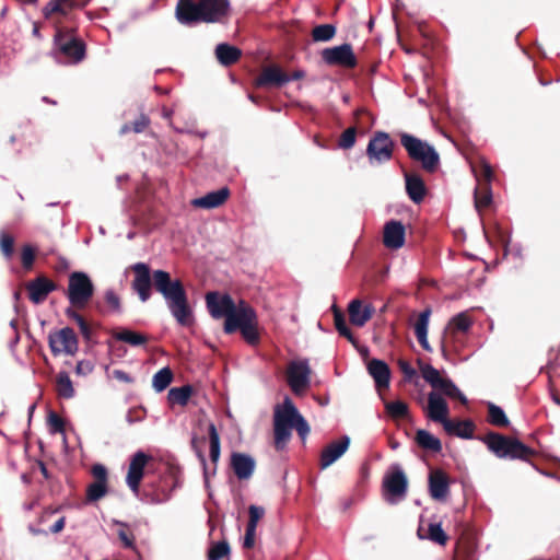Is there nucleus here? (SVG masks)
I'll list each match as a JSON object with an SVG mask.
<instances>
[{
    "instance_id": "f257e3e1",
    "label": "nucleus",
    "mask_w": 560,
    "mask_h": 560,
    "mask_svg": "<svg viewBox=\"0 0 560 560\" xmlns=\"http://www.w3.org/2000/svg\"><path fill=\"white\" fill-rule=\"evenodd\" d=\"M133 272L131 289L138 294L141 302H147L152 294V287L161 293L166 304L182 326H189L192 322L191 308L188 304L187 293L179 279H172L165 270H154L151 273L149 265L137 262L129 267Z\"/></svg>"
},
{
    "instance_id": "f03ea898",
    "label": "nucleus",
    "mask_w": 560,
    "mask_h": 560,
    "mask_svg": "<svg viewBox=\"0 0 560 560\" xmlns=\"http://www.w3.org/2000/svg\"><path fill=\"white\" fill-rule=\"evenodd\" d=\"M90 0H49L42 9L43 16L55 30L54 44L57 56L67 63L77 65L85 58V43L74 35V28L63 27V21Z\"/></svg>"
},
{
    "instance_id": "7ed1b4c3",
    "label": "nucleus",
    "mask_w": 560,
    "mask_h": 560,
    "mask_svg": "<svg viewBox=\"0 0 560 560\" xmlns=\"http://www.w3.org/2000/svg\"><path fill=\"white\" fill-rule=\"evenodd\" d=\"M293 429L296 430L302 441L310 434L311 428L300 413L292 399L284 397L281 404L273 408V446L278 452L287 448L292 438Z\"/></svg>"
},
{
    "instance_id": "20e7f679",
    "label": "nucleus",
    "mask_w": 560,
    "mask_h": 560,
    "mask_svg": "<svg viewBox=\"0 0 560 560\" xmlns=\"http://www.w3.org/2000/svg\"><path fill=\"white\" fill-rule=\"evenodd\" d=\"M487 447L500 458L528 459L534 451L516 439H509L499 433H489L485 438Z\"/></svg>"
},
{
    "instance_id": "39448f33",
    "label": "nucleus",
    "mask_w": 560,
    "mask_h": 560,
    "mask_svg": "<svg viewBox=\"0 0 560 560\" xmlns=\"http://www.w3.org/2000/svg\"><path fill=\"white\" fill-rule=\"evenodd\" d=\"M400 142L409 158L420 162L425 171L433 172L438 167L440 156L431 144L406 132L400 135Z\"/></svg>"
},
{
    "instance_id": "423d86ee",
    "label": "nucleus",
    "mask_w": 560,
    "mask_h": 560,
    "mask_svg": "<svg viewBox=\"0 0 560 560\" xmlns=\"http://www.w3.org/2000/svg\"><path fill=\"white\" fill-rule=\"evenodd\" d=\"M94 284L88 273L73 271L69 275L66 295L71 306L82 310L94 295Z\"/></svg>"
},
{
    "instance_id": "0eeeda50",
    "label": "nucleus",
    "mask_w": 560,
    "mask_h": 560,
    "mask_svg": "<svg viewBox=\"0 0 560 560\" xmlns=\"http://www.w3.org/2000/svg\"><path fill=\"white\" fill-rule=\"evenodd\" d=\"M472 326V319L467 312H462L448 322L443 339V349L451 347L454 351H459L464 347V336Z\"/></svg>"
},
{
    "instance_id": "6e6552de",
    "label": "nucleus",
    "mask_w": 560,
    "mask_h": 560,
    "mask_svg": "<svg viewBox=\"0 0 560 560\" xmlns=\"http://www.w3.org/2000/svg\"><path fill=\"white\" fill-rule=\"evenodd\" d=\"M48 346L54 357L74 355L79 350V338L71 327H63L49 332Z\"/></svg>"
},
{
    "instance_id": "1a4fd4ad",
    "label": "nucleus",
    "mask_w": 560,
    "mask_h": 560,
    "mask_svg": "<svg viewBox=\"0 0 560 560\" xmlns=\"http://www.w3.org/2000/svg\"><path fill=\"white\" fill-rule=\"evenodd\" d=\"M420 371L422 377L433 388L440 390L447 397L457 398L462 404L467 402L466 396L458 389V387L450 378L443 377L440 374L439 370H436L430 364H423L420 366Z\"/></svg>"
},
{
    "instance_id": "9d476101",
    "label": "nucleus",
    "mask_w": 560,
    "mask_h": 560,
    "mask_svg": "<svg viewBox=\"0 0 560 560\" xmlns=\"http://www.w3.org/2000/svg\"><path fill=\"white\" fill-rule=\"evenodd\" d=\"M407 486L404 470L398 465L393 466L392 471L386 474L383 480L385 500L390 504L402 500L407 493Z\"/></svg>"
},
{
    "instance_id": "9b49d317",
    "label": "nucleus",
    "mask_w": 560,
    "mask_h": 560,
    "mask_svg": "<svg viewBox=\"0 0 560 560\" xmlns=\"http://www.w3.org/2000/svg\"><path fill=\"white\" fill-rule=\"evenodd\" d=\"M288 385L295 395L306 392L311 384V368L307 360L292 361L287 370Z\"/></svg>"
},
{
    "instance_id": "f8f14e48",
    "label": "nucleus",
    "mask_w": 560,
    "mask_h": 560,
    "mask_svg": "<svg viewBox=\"0 0 560 560\" xmlns=\"http://www.w3.org/2000/svg\"><path fill=\"white\" fill-rule=\"evenodd\" d=\"M91 474L94 480L86 488V501L96 502L108 492V472L104 465L95 464Z\"/></svg>"
},
{
    "instance_id": "ddd939ff",
    "label": "nucleus",
    "mask_w": 560,
    "mask_h": 560,
    "mask_svg": "<svg viewBox=\"0 0 560 560\" xmlns=\"http://www.w3.org/2000/svg\"><path fill=\"white\" fill-rule=\"evenodd\" d=\"M394 143L386 132H376L370 140L366 153L371 161L378 163L390 160Z\"/></svg>"
},
{
    "instance_id": "4468645a",
    "label": "nucleus",
    "mask_w": 560,
    "mask_h": 560,
    "mask_svg": "<svg viewBox=\"0 0 560 560\" xmlns=\"http://www.w3.org/2000/svg\"><path fill=\"white\" fill-rule=\"evenodd\" d=\"M150 459L151 456L141 451L135 453L130 459L126 476V483L135 494L139 493L140 483L144 476V468Z\"/></svg>"
},
{
    "instance_id": "2eb2a0df",
    "label": "nucleus",
    "mask_w": 560,
    "mask_h": 560,
    "mask_svg": "<svg viewBox=\"0 0 560 560\" xmlns=\"http://www.w3.org/2000/svg\"><path fill=\"white\" fill-rule=\"evenodd\" d=\"M206 304L210 315L215 319L225 317L237 307L229 294H220L214 291L207 293Z\"/></svg>"
},
{
    "instance_id": "dca6fc26",
    "label": "nucleus",
    "mask_w": 560,
    "mask_h": 560,
    "mask_svg": "<svg viewBox=\"0 0 560 560\" xmlns=\"http://www.w3.org/2000/svg\"><path fill=\"white\" fill-rule=\"evenodd\" d=\"M323 59L328 65H336L347 68H352L357 65L355 56L351 45L349 44L324 49Z\"/></svg>"
},
{
    "instance_id": "f3484780",
    "label": "nucleus",
    "mask_w": 560,
    "mask_h": 560,
    "mask_svg": "<svg viewBox=\"0 0 560 560\" xmlns=\"http://www.w3.org/2000/svg\"><path fill=\"white\" fill-rule=\"evenodd\" d=\"M175 15L184 25H192L202 22V13L199 0H178Z\"/></svg>"
},
{
    "instance_id": "a211bd4d",
    "label": "nucleus",
    "mask_w": 560,
    "mask_h": 560,
    "mask_svg": "<svg viewBox=\"0 0 560 560\" xmlns=\"http://www.w3.org/2000/svg\"><path fill=\"white\" fill-rule=\"evenodd\" d=\"M56 289L57 284L45 276H39L26 283L28 298L34 304L43 303L48 294Z\"/></svg>"
},
{
    "instance_id": "6ab92c4d",
    "label": "nucleus",
    "mask_w": 560,
    "mask_h": 560,
    "mask_svg": "<svg viewBox=\"0 0 560 560\" xmlns=\"http://www.w3.org/2000/svg\"><path fill=\"white\" fill-rule=\"evenodd\" d=\"M203 23H218L228 15V0H199Z\"/></svg>"
},
{
    "instance_id": "aec40b11",
    "label": "nucleus",
    "mask_w": 560,
    "mask_h": 560,
    "mask_svg": "<svg viewBox=\"0 0 560 560\" xmlns=\"http://www.w3.org/2000/svg\"><path fill=\"white\" fill-rule=\"evenodd\" d=\"M448 413L450 410L445 399L436 392H431L428 396V418L444 425L448 420Z\"/></svg>"
},
{
    "instance_id": "412c9836",
    "label": "nucleus",
    "mask_w": 560,
    "mask_h": 560,
    "mask_svg": "<svg viewBox=\"0 0 560 560\" xmlns=\"http://www.w3.org/2000/svg\"><path fill=\"white\" fill-rule=\"evenodd\" d=\"M349 444L350 439L348 436H342L340 440L328 444L320 454V468L326 469L339 459L348 450Z\"/></svg>"
},
{
    "instance_id": "4be33fe9",
    "label": "nucleus",
    "mask_w": 560,
    "mask_h": 560,
    "mask_svg": "<svg viewBox=\"0 0 560 560\" xmlns=\"http://www.w3.org/2000/svg\"><path fill=\"white\" fill-rule=\"evenodd\" d=\"M384 245L390 249H398L405 244V226L401 222L392 220L384 226Z\"/></svg>"
},
{
    "instance_id": "5701e85b",
    "label": "nucleus",
    "mask_w": 560,
    "mask_h": 560,
    "mask_svg": "<svg viewBox=\"0 0 560 560\" xmlns=\"http://www.w3.org/2000/svg\"><path fill=\"white\" fill-rule=\"evenodd\" d=\"M429 491L438 501H444L450 492V482L446 474L440 469L432 470L429 475Z\"/></svg>"
},
{
    "instance_id": "b1692460",
    "label": "nucleus",
    "mask_w": 560,
    "mask_h": 560,
    "mask_svg": "<svg viewBox=\"0 0 560 560\" xmlns=\"http://www.w3.org/2000/svg\"><path fill=\"white\" fill-rule=\"evenodd\" d=\"M230 196V189L222 187L218 190L210 191L202 197L191 200V206L199 209H214L222 206Z\"/></svg>"
},
{
    "instance_id": "393cba45",
    "label": "nucleus",
    "mask_w": 560,
    "mask_h": 560,
    "mask_svg": "<svg viewBox=\"0 0 560 560\" xmlns=\"http://www.w3.org/2000/svg\"><path fill=\"white\" fill-rule=\"evenodd\" d=\"M375 308L360 300H352L348 305V313L351 324L358 327L364 326L373 316Z\"/></svg>"
},
{
    "instance_id": "a878e982",
    "label": "nucleus",
    "mask_w": 560,
    "mask_h": 560,
    "mask_svg": "<svg viewBox=\"0 0 560 560\" xmlns=\"http://www.w3.org/2000/svg\"><path fill=\"white\" fill-rule=\"evenodd\" d=\"M290 82V77L279 67L271 66L265 68L255 81L256 86H282Z\"/></svg>"
},
{
    "instance_id": "bb28decb",
    "label": "nucleus",
    "mask_w": 560,
    "mask_h": 560,
    "mask_svg": "<svg viewBox=\"0 0 560 560\" xmlns=\"http://www.w3.org/2000/svg\"><path fill=\"white\" fill-rule=\"evenodd\" d=\"M224 320V331L226 334H232L237 330L241 331L242 336L245 338V301L240 300L238 306L235 311H232L223 317Z\"/></svg>"
},
{
    "instance_id": "cd10ccee",
    "label": "nucleus",
    "mask_w": 560,
    "mask_h": 560,
    "mask_svg": "<svg viewBox=\"0 0 560 560\" xmlns=\"http://www.w3.org/2000/svg\"><path fill=\"white\" fill-rule=\"evenodd\" d=\"M368 371L377 388H387L389 386L390 370L384 361L372 359L368 363Z\"/></svg>"
},
{
    "instance_id": "c85d7f7f",
    "label": "nucleus",
    "mask_w": 560,
    "mask_h": 560,
    "mask_svg": "<svg viewBox=\"0 0 560 560\" xmlns=\"http://www.w3.org/2000/svg\"><path fill=\"white\" fill-rule=\"evenodd\" d=\"M198 429L201 432H207L210 443V459L212 463H217L220 457V436L215 424L206 420H199Z\"/></svg>"
},
{
    "instance_id": "c756f323",
    "label": "nucleus",
    "mask_w": 560,
    "mask_h": 560,
    "mask_svg": "<svg viewBox=\"0 0 560 560\" xmlns=\"http://www.w3.org/2000/svg\"><path fill=\"white\" fill-rule=\"evenodd\" d=\"M406 191L408 197L415 202L420 203L425 196L427 188L420 176L405 173Z\"/></svg>"
},
{
    "instance_id": "7c9ffc66",
    "label": "nucleus",
    "mask_w": 560,
    "mask_h": 560,
    "mask_svg": "<svg viewBox=\"0 0 560 560\" xmlns=\"http://www.w3.org/2000/svg\"><path fill=\"white\" fill-rule=\"evenodd\" d=\"M215 57L225 67L236 63L242 57V50L237 47L222 43L215 47Z\"/></svg>"
},
{
    "instance_id": "2f4dec72",
    "label": "nucleus",
    "mask_w": 560,
    "mask_h": 560,
    "mask_svg": "<svg viewBox=\"0 0 560 560\" xmlns=\"http://www.w3.org/2000/svg\"><path fill=\"white\" fill-rule=\"evenodd\" d=\"M443 428L448 434L463 439H470L475 430L474 423L469 420L455 421L448 419Z\"/></svg>"
},
{
    "instance_id": "473e14b6",
    "label": "nucleus",
    "mask_w": 560,
    "mask_h": 560,
    "mask_svg": "<svg viewBox=\"0 0 560 560\" xmlns=\"http://www.w3.org/2000/svg\"><path fill=\"white\" fill-rule=\"evenodd\" d=\"M265 509L258 505H250L248 508L247 521V549L255 545V535L257 523L264 517Z\"/></svg>"
},
{
    "instance_id": "72a5a7b5",
    "label": "nucleus",
    "mask_w": 560,
    "mask_h": 560,
    "mask_svg": "<svg viewBox=\"0 0 560 560\" xmlns=\"http://www.w3.org/2000/svg\"><path fill=\"white\" fill-rule=\"evenodd\" d=\"M430 315H431V311L429 308L424 310L423 312L420 313V315L415 324L416 337H417L419 343L421 345V347L427 351L431 350L429 341H428V327H429Z\"/></svg>"
},
{
    "instance_id": "f704fd0d",
    "label": "nucleus",
    "mask_w": 560,
    "mask_h": 560,
    "mask_svg": "<svg viewBox=\"0 0 560 560\" xmlns=\"http://www.w3.org/2000/svg\"><path fill=\"white\" fill-rule=\"evenodd\" d=\"M113 337L133 347L143 346L149 341L147 335L127 328L115 330Z\"/></svg>"
},
{
    "instance_id": "c9c22d12",
    "label": "nucleus",
    "mask_w": 560,
    "mask_h": 560,
    "mask_svg": "<svg viewBox=\"0 0 560 560\" xmlns=\"http://www.w3.org/2000/svg\"><path fill=\"white\" fill-rule=\"evenodd\" d=\"M416 442L421 448L427 451L439 453L442 450L441 441L436 436H434L433 434L423 429L417 431Z\"/></svg>"
},
{
    "instance_id": "e433bc0d",
    "label": "nucleus",
    "mask_w": 560,
    "mask_h": 560,
    "mask_svg": "<svg viewBox=\"0 0 560 560\" xmlns=\"http://www.w3.org/2000/svg\"><path fill=\"white\" fill-rule=\"evenodd\" d=\"M114 524L118 527L117 536L122 547L136 551V537L133 530L130 528V525L120 521H115Z\"/></svg>"
},
{
    "instance_id": "4c0bfd02",
    "label": "nucleus",
    "mask_w": 560,
    "mask_h": 560,
    "mask_svg": "<svg viewBox=\"0 0 560 560\" xmlns=\"http://www.w3.org/2000/svg\"><path fill=\"white\" fill-rule=\"evenodd\" d=\"M56 392L57 395L65 399H70L74 396V388L67 372H59L56 376Z\"/></svg>"
},
{
    "instance_id": "58836bf2",
    "label": "nucleus",
    "mask_w": 560,
    "mask_h": 560,
    "mask_svg": "<svg viewBox=\"0 0 560 560\" xmlns=\"http://www.w3.org/2000/svg\"><path fill=\"white\" fill-rule=\"evenodd\" d=\"M191 394L192 387L190 385L173 387L168 390L167 399L172 405L186 406Z\"/></svg>"
},
{
    "instance_id": "ea45409f",
    "label": "nucleus",
    "mask_w": 560,
    "mask_h": 560,
    "mask_svg": "<svg viewBox=\"0 0 560 560\" xmlns=\"http://www.w3.org/2000/svg\"><path fill=\"white\" fill-rule=\"evenodd\" d=\"M247 326H246V340L247 345H257L260 338V331L257 326L256 314L253 308L247 306Z\"/></svg>"
},
{
    "instance_id": "a19ab883",
    "label": "nucleus",
    "mask_w": 560,
    "mask_h": 560,
    "mask_svg": "<svg viewBox=\"0 0 560 560\" xmlns=\"http://www.w3.org/2000/svg\"><path fill=\"white\" fill-rule=\"evenodd\" d=\"M488 420L497 427H508L510 424L504 410L493 402H488Z\"/></svg>"
},
{
    "instance_id": "79ce46f5",
    "label": "nucleus",
    "mask_w": 560,
    "mask_h": 560,
    "mask_svg": "<svg viewBox=\"0 0 560 560\" xmlns=\"http://www.w3.org/2000/svg\"><path fill=\"white\" fill-rule=\"evenodd\" d=\"M150 125V119L147 115L140 114V116L132 122H127L121 126L119 133L126 135L130 131L135 133L143 132Z\"/></svg>"
},
{
    "instance_id": "37998d69",
    "label": "nucleus",
    "mask_w": 560,
    "mask_h": 560,
    "mask_svg": "<svg viewBox=\"0 0 560 560\" xmlns=\"http://www.w3.org/2000/svg\"><path fill=\"white\" fill-rule=\"evenodd\" d=\"M385 410L393 419H402L408 416V405L401 400L385 402Z\"/></svg>"
},
{
    "instance_id": "c03bdc74",
    "label": "nucleus",
    "mask_w": 560,
    "mask_h": 560,
    "mask_svg": "<svg viewBox=\"0 0 560 560\" xmlns=\"http://www.w3.org/2000/svg\"><path fill=\"white\" fill-rule=\"evenodd\" d=\"M172 381V371L168 368H164L154 374L152 384L156 392H163Z\"/></svg>"
},
{
    "instance_id": "a18cd8bd",
    "label": "nucleus",
    "mask_w": 560,
    "mask_h": 560,
    "mask_svg": "<svg viewBox=\"0 0 560 560\" xmlns=\"http://www.w3.org/2000/svg\"><path fill=\"white\" fill-rule=\"evenodd\" d=\"M336 34V27L332 24H320L313 28L312 37L314 42H328Z\"/></svg>"
},
{
    "instance_id": "49530a36",
    "label": "nucleus",
    "mask_w": 560,
    "mask_h": 560,
    "mask_svg": "<svg viewBox=\"0 0 560 560\" xmlns=\"http://www.w3.org/2000/svg\"><path fill=\"white\" fill-rule=\"evenodd\" d=\"M0 252L8 260L14 255V237L5 231L0 232Z\"/></svg>"
},
{
    "instance_id": "de8ad7c7",
    "label": "nucleus",
    "mask_w": 560,
    "mask_h": 560,
    "mask_svg": "<svg viewBox=\"0 0 560 560\" xmlns=\"http://www.w3.org/2000/svg\"><path fill=\"white\" fill-rule=\"evenodd\" d=\"M427 538L442 546L447 541V535L439 523H431L429 525Z\"/></svg>"
},
{
    "instance_id": "09e8293b",
    "label": "nucleus",
    "mask_w": 560,
    "mask_h": 560,
    "mask_svg": "<svg viewBox=\"0 0 560 560\" xmlns=\"http://www.w3.org/2000/svg\"><path fill=\"white\" fill-rule=\"evenodd\" d=\"M229 544L224 540L212 544L208 550V560H221L229 555Z\"/></svg>"
},
{
    "instance_id": "8fccbe9b",
    "label": "nucleus",
    "mask_w": 560,
    "mask_h": 560,
    "mask_svg": "<svg viewBox=\"0 0 560 560\" xmlns=\"http://www.w3.org/2000/svg\"><path fill=\"white\" fill-rule=\"evenodd\" d=\"M232 468L240 479H245V454L234 453L231 459Z\"/></svg>"
},
{
    "instance_id": "3c124183",
    "label": "nucleus",
    "mask_w": 560,
    "mask_h": 560,
    "mask_svg": "<svg viewBox=\"0 0 560 560\" xmlns=\"http://www.w3.org/2000/svg\"><path fill=\"white\" fill-rule=\"evenodd\" d=\"M191 448L195 451L198 459L202 465H206V457H205V444H206V435L198 436L197 434H194L191 438Z\"/></svg>"
},
{
    "instance_id": "603ef678",
    "label": "nucleus",
    "mask_w": 560,
    "mask_h": 560,
    "mask_svg": "<svg viewBox=\"0 0 560 560\" xmlns=\"http://www.w3.org/2000/svg\"><path fill=\"white\" fill-rule=\"evenodd\" d=\"M355 135H357V130L354 127H350V128L346 129L339 138L338 145L341 149H346V150L351 149L355 143Z\"/></svg>"
},
{
    "instance_id": "864d4df0",
    "label": "nucleus",
    "mask_w": 560,
    "mask_h": 560,
    "mask_svg": "<svg viewBox=\"0 0 560 560\" xmlns=\"http://www.w3.org/2000/svg\"><path fill=\"white\" fill-rule=\"evenodd\" d=\"M48 425H49L51 433H63L65 432V427H66L65 421L55 411H50L48 415Z\"/></svg>"
},
{
    "instance_id": "5fc2aeb1",
    "label": "nucleus",
    "mask_w": 560,
    "mask_h": 560,
    "mask_svg": "<svg viewBox=\"0 0 560 560\" xmlns=\"http://www.w3.org/2000/svg\"><path fill=\"white\" fill-rule=\"evenodd\" d=\"M104 300H105L106 304L108 305V307L110 308V311H113L115 313L121 312L120 298L115 293L114 290H112V289L106 290L104 293Z\"/></svg>"
},
{
    "instance_id": "6e6d98bb",
    "label": "nucleus",
    "mask_w": 560,
    "mask_h": 560,
    "mask_svg": "<svg viewBox=\"0 0 560 560\" xmlns=\"http://www.w3.org/2000/svg\"><path fill=\"white\" fill-rule=\"evenodd\" d=\"M335 326L341 336L346 337L350 341L353 340V336L350 329L348 328L343 316L340 313L335 314Z\"/></svg>"
},
{
    "instance_id": "4d7b16f0",
    "label": "nucleus",
    "mask_w": 560,
    "mask_h": 560,
    "mask_svg": "<svg viewBox=\"0 0 560 560\" xmlns=\"http://www.w3.org/2000/svg\"><path fill=\"white\" fill-rule=\"evenodd\" d=\"M22 265L25 269H30L35 260V250L31 245H24L21 253Z\"/></svg>"
},
{
    "instance_id": "13d9d810",
    "label": "nucleus",
    "mask_w": 560,
    "mask_h": 560,
    "mask_svg": "<svg viewBox=\"0 0 560 560\" xmlns=\"http://www.w3.org/2000/svg\"><path fill=\"white\" fill-rule=\"evenodd\" d=\"M490 201L491 195L489 191H485L482 195H480L477 189L475 190V206L478 210L489 206Z\"/></svg>"
},
{
    "instance_id": "bf43d9fd",
    "label": "nucleus",
    "mask_w": 560,
    "mask_h": 560,
    "mask_svg": "<svg viewBox=\"0 0 560 560\" xmlns=\"http://www.w3.org/2000/svg\"><path fill=\"white\" fill-rule=\"evenodd\" d=\"M78 308L73 307V306H70L68 307L66 311H65V314L66 316L78 324V326H81L82 324H84L86 320L85 318L77 311Z\"/></svg>"
},
{
    "instance_id": "052dcab7",
    "label": "nucleus",
    "mask_w": 560,
    "mask_h": 560,
    "mask_svg": "<svg viewBox=\"0 0 560 560\" xmlns=\"http://www.w3.org/2000/svg\"><path fill=\"white\" fill-rule=\"evenodd\" d=\"M93 364L90 361H79L75 366V373L78 375H88L93 371Z\"/></svg>"
},
{
    "instance_id": "680f3d73",
    "label": "nucleus",
    "mask_w": 560,
    "mask_h": 560,
    "mask_svg": "<svg viewBox=\"0 0 560 560\" xmlns=\"http://www.w3.org/2000/svg\"><path fill=\"white\" fill-rule=\"evenodd\" d=\"M399 369L407 378H411L416 374L415 369L407 361L400 360Z\"/></svg>"
},
{
    "instance_id": "e2e57ef3",
    "label": "nucleus",
    "mask_w": 560,
    "mask_h": 560,
    "mask_svg": "<svg viewBox=\"0 0 560 560\" xmlns=\"http://www.w3.org/2000/svg\"><path fill=\"white\" fill-rule=\"evenodd\" d=\"M114 378L124 382V383H132L133 378L122 370H114L113 371Z\"/></svg>"
},
{
    "instance_id": "0e129e2a",
    "label": "nucleus",
    "mask_w": 560,
    "mask_h": 560,
    "mask_svg": "<svg viewBox=\"0 0 560 560\" xmlns=\"http://www.w3.org/2000/svg\"><path fill=\"white\" fill-rule=\"evenodd\" d=\"M79 329H80V332L83 336L84 340L86 342L91 341L92 335H93V329L91 328L90 324L88 322H85L84 324L79 326Z\"/></svg>"
},
{
    "instance_id": "69168bd1",
    "label": "nucleus",
    "mask_w": 560,
    "mask_h": 560,
    "mask_svg": "<svg viewBox=\"0 0 560 560\" xmlns=\"http://www.w3.org/2000/svg\"><path fill=\"white\" fill-rule=\"evenodd\" d=\"M66 518L65 516L60 517L55 524L50 527V532L52 534H58L65 528Z\"/></svg>"
},
{
    "instance_id": "338daca9",
    "label": "nucleus",
    "mask_w": 560,
    "mask_h": 560,
    "mask_svg": "<svg viewBox=\"0 0 560 560\" xmlns=\"http://www.w3.org/2000/svg\"><path fill=\"white\" fill-rule=\"evenodd\" d=\"M481 172H482V176L485 177V179L487 182H490L492 178V168H491L490 164L482 162Z\"/></svg>"
},
{
    "instance_id": "774afa93",
    "label": "nucleus",
    "mask_w": 560,
    "mask_h": 560,
    "mask_svg": "<svg viewBox=\"0 0 560 560\" xmlns=\"http://www.w3.org/2000/svg\"><path fill=\"white\" fill-rule=\"evenodd\" d=\"M68 268H69V261L66 258H59L56 269L58 271H63V270H67Z\"/></svg>"
}]
</instances>
